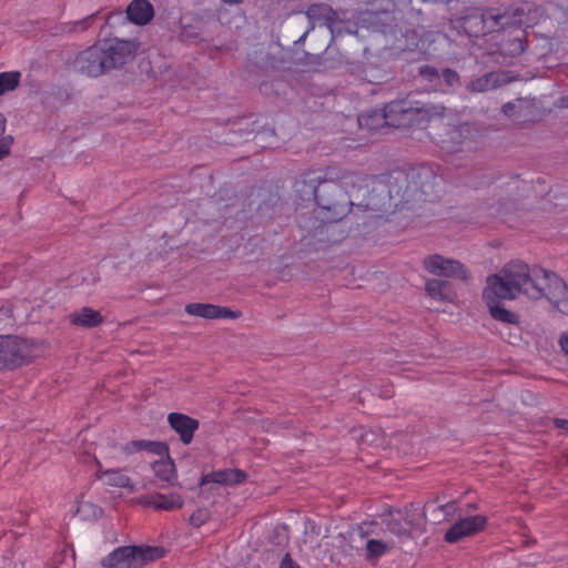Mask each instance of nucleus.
<instances>
[{
  "label": "nucleus",
  "instance_id": "nucleus-1",
  "mask_svg": "<svg viewBox=\"0 0 568 568\" xmlns=\"http://www.w3.org/2000/svg\"><path fill=\"white\" fill-rule=\"evenodd\" d=\"M356 124L359 130L368 131L384 124L394 128L416 125L428 129L430 139L450 153L459 151V145L464 142L463 133L469 131L468 124L453 125L442 104L420 103L408 97L387 103L383 113L372 111L359 114Z\"/></svg>",
  "mask_w": 568,
  "mask_h": 568
},
{
  "label": "nucleus",
  "instance_id": "nucleus-2",
  "mask_svg": "<svg viewBox=\"0 0 568 568\" xmlns=\"http://www.w3.org/2000/svg\"><path fill=\"white\" fill-rule=\"evenodd\" d=\"M519 294L538 300L546 297L562 314L568 315V286L554 272L521 261L507 263L498 274L487 277L484 300H514Z\"/></svg>",
  "mask_w": 568,
  "mask_h": 568
},
{
  "label": "nucleus",
  "instance_id": "nucleus-3",
  "mask_svg": "<svg viewBox=\"0 0 568 568\" xmlns=\"http://www.w3.org/2000/svg\"><path fill=\"white\" fill-rule=\"evenodd\" d=\"M388 185V195L390 199L399 196L400 210H412L417 203L433 202L437 197L436 186L442 178L438 176L430 165H415L407 170H394L385 178Z\"/></svg>",
  "mask_w": 568,
  "mask_h": 568
},
{
  "label": "nucleus",
  "instance_id": "nucleus-4",
  "mask_svg": "<svg viewBox=\"0 0 568 568\" xmlns=\"http://www.w3.org/2000/svg\"><path fill=\"white\" fill-rule=\"evenodd\" d=\"M303 187H296L298 192H303L308 199H313L317 205L326 213L322 216V221L326 223H334L342 220L346 213L351 210L349 206L353 204L351 200L344 199L341 201H332L326 199L322 193H328L335 195L338 193L342 197H345L341 191L339 185L336 182L324 180L320 181V176L316 179H304L302 181Z\"/></svg>",
  "mask_w": 568,
  "mask_h": 568
},
{
  "label": "nucleus",
  "instance_id": "nucleus-5",
  "mask_svg": "<svg viewBox=\"0 0 568 568\" xmlns=\"http://www.w3.org/2000/svg\"><path fill=\"white\" fill-rule=\"evenodd\" d=\"M34 338L19 335H0V372L14 371L31 364L41 353Z\"/></svg>",
  "mask_w": 568,
  "mask_h": 568
},
{
  "label": "nucleus",
  "instance_id": "nucleus-6",
  "mask_svg": "<svg viewBox=\"0 0 568 568\" xmlns=\"http://www.w3.org/2000/svg\"><path fill=\"white\" fill-rule=\"evenodd\" d=\"M164 556L162 547L122 546L114 549L101 560L104 568H142L148 562Z\"/></svg>",
  "mask_w": 568,
  "mask_h": 568
},
{
  "label": "nucleus",
  "instance_id": "nucleus-7",
  "mask_svg": "<svg viewBox=\"0 0 568 568\" xmlns=\"http://www.w3.org/2000/svg\"><path fill=\"white\" fill-rule=\"evenodd\" d=\"M519 16V9L514 10L513 12L504 11L501 12L499 9H487L478 17H468L466 19L467 22H471L473 20H477L481 23V29L477 32H481L483 34L487 32L500 31L507 27L513 24H521L523 21Z\"/></svg>",
  "mask_w": 568,
  "mask_h": 568
},
{
  "label": "nucleus",
  "instance_id": "nucleus-8",
  "mask_svg": "<svg viewBox=\"0 0 568 568\" xmlns=\"http://www.w3.org/2000/svg\"><path fill=\"white\" fill-rule=\"evenodd\" d=\"M487 517L474 515L459 518L445 532L444 540L448 544H456L466 537L474 536L485 529Z\"/></svg>",
  "mask_w": 568,
  "mask_h": 568
},
{
  "label": "nucleus",
  "instance_id": "nucleus-9",
  "mask_svg": "<svg viewBox=\"0 0 568 568\" xmlns=\"http://www.w3.org/2000/svg\"><path fill=\"white\" fill-rule=\"evenodd\" d=\"M424 267L437 276L454 277L463 281L468 278V272L460 262L438 254L425 258Z\"/></svg>",
  "mask_w": 568,
  "mask_h": 568
},
{
  "label": "nucleus",
  "instance_id": "nucleus-10",
  "mask_svg": "<svg viewBox=\"0 0 568 568\" xmlns=\"http://www.w3.org/2000/svg\"><path fill=\"white\" fill-rule=\"evenodd\" d=\"M98 45L103 52L106 71L125 64L133 57L132 45L126 41H103Z\"/></svg>",
  "mask_w": 568,
  "mask_h": 568
},
{
  "label": "nucleus",
  "instance_id": "nucleus-11",
  "mask_svg": "<svg viewBox=\"0 0 568 568\" xmlns=\"http://www.w3.org/2000/svg\"><path fill=\"white\" fill-rule=\"evenodd\" d=\"M154 11L152 4L148 0H133L123 12H113L106 16L105 23L113 26V20H129L135 24H146L153 18Z\"/></svg>",
  "mask_w": 568,
  "mask_h": 568
},
{
  "label": "nucleus",
  "instance_id": "nucleus-12",
  "mask_svg": "<svg viewBox=\"0 0 568 568\" xmlns=\"http://www.w3.org/2000/svg\"><path fill=\"white\" fill-rule=\"evenodd\" d=\"M102 57L103 52L97 43L77 55L74 69L89 77H99L106 71Z\"/></svg>",
  "mask_w": 568,
  "mask_h": 568
},
{
  "label": "nucleus",
  "instance_id": "nucleus-13",
  "mask_svg": "<svg viewBox=\"0 0 568 568\" xmlns=\"http://www.w3.org/2000/svg\"><path fill=\"white\" fill-rule=\"evenodd\" d=\"M168 423L171 428L179 434L183 444H191L194 433L199 428V420L182 413H170Z\"/></svg>",
  "mask_w": 568,
  "mask_h": 568
},
{
  "label": "nucleus",
  "instance_id": "nucleus-14",
  "mask_svg": "<svg viewBox=\"0 0 568 568\" xmlns=\"http://www.w3.org/2000/svg\"><path fill=\"white\" fill-rule=\"evenodd\" d=\"M185 312L190 315L207 320L237 318L240 316V313L227 307L204 303H190L185 306Z\"/></svg>",
  "mask_w": 568,
  "mask_h": 568
},
{
  "label": "nucleus",
  "instance_id": "nucleus-15",
  "mask_svg": "<svg viewBox=\"0 0 568 568\" xmlns=\"http://www.w3.org/2000/svg\"><path fill=\"white\" fill-rule=\"evenodd\" d=\"M139 503L144 507H151L156 510H175L183 506V499L179 494H153L145 495L139 498Z\"/></svg>",
  "mask_w": 568,
  "mask_h": 568
},
{
  "label": "nucleus",
  "instance_id": "nucleus-16",
  "mask_svg": "<svg viewBox=\"0 0 568 568\" xmlns=\"http://www.w3.org/2000/svg\"><path fill=\"white\" fill-rule=\"evenodd\" d=\"M246 479V474L241 469H220L204 475L202 484L215 483L220 485H237Z\"/></svg>",
  "mask_w": 568,
  "mask_h": 568
},
{
  "label": "nucleus",
  "instance_id": "nucleus-17",
  "mask_svg": "<svg viewBox=\"0 0 568 568\" xmlns=\"http://www.w3.org/2000/svg\"><path fill=\"white\" fill-rule=\"evenodd\" d=\"M69 318L73 325L88 328L97 327L103 323L101 313L91 307H82L71 313Z\"/></svg>",
  "mask_w": 568,
  "mask_h": 568
},
{
  "label": "nucleus",
  "instance_id": "nucleus-18",
  "mask_svg": "<svg viewBox=\"0 0 568 568\" xmlns=\"http://www.w3.org/2000/svg\"><path fill=\"white\" fill-rule=\"evenodd\" d=\"M97 477L108 486L135 490V485L121 469L99 470Z\"/></svg>",
  "mask_w": 568,
  "mask_h": 568
},
{
  "label": "nucleus",
  "instance_id": "nucleus-19",
  "mask_svg": "<svg viewBox=\"0 0 568 568\" xmlns=\"http://www.w3.org/2000/svg\"><path fill=\"white\" fill-rule=\"evenodd\" d=\"M426 292L432 298L443 302H453L456 297L450 283L443 280L427 281Z\"/></svg>",
  "mask_w": 568,
  "mask_h": 568
},
{
  "label": "nucleus",
  "instance_id": "nucleus-20",
  "mask_svg": "<svg viewBox=\"0 0 568 568\" xmlns=\"http://www.w3.org/2000/svg\"><path fill=\"white\" fill-rule=\"evenodd\" d=\"M395 547V541L387 536L382 539L371 538L366 541V558L376 560L388 554Z\"/></svg>",
  "mask_w": 568,
  "mask_h": 568
},
{
  "label": "nucleus",
  "instance_id": "nucleus-21",
  "mask_svg": "<svg viewBox=\"0 0 568 568\" xmlns=\"http://www.w3.org/2000/svg\"><path fill=\"white\" fill-rule=\"evenodd\" d=\"M503 82L504 78L501 73L488 72L470 81L468 88L474 92H485L498 88Z\"/></svg>",
  "mask_w": 568,
  "mask_h": 568
},
{
  "label": "nucleus",
  "instance_id": "nucleus-22",
  "mask_svg": "<svg viewBox=\"0 0 568 568\" xmlns=\"http://www.w3.org/2000/svg\"><path fill=\"white\" fill-rule=\"evenodd\" d=\"M491 317L496 321L507 324H518L519 317L516 313H513L500 305L499 301L485 300Z\"/></svg>",
  "mask_w": 568,
  "mask_h": 568
},
{
  "label": "nucleus",
  "instance_id": "nucleus-23",
  "mask_svg": "<svg viewBox=\"0 0 568 568\" xmlns=\"http://www.w3.org/2000/svg\"><path fill=\"white\" fill-rule=\"evenodd\" d=\"M155 476L163 481L172 483L175 478V467L171 460H159L152 465Z\"/></svg>",
  "mask_w": 568,
  "mask_h": 568
},
{
  "label": "nucleus",
  "instance_id": "nucleus-24",
  "mask_svg": "<svg viewBox=\"0 0 568 568\" xmlns=\"http://www.w3.org/2000/svg\"><path fill=\"white\" fill-rule=\"evenodd\" d=\"M21 74L18 71H6L0 73V95L13 91L20 82Z\"/></svg>",
  "mask_w": 568,
  "mask_h": 568
},
{
  "label": "nucleus",
  "instance_id": "nucleus-25",
  "mask_svg": "<svg viewBox=\"0 0 568 568\" xmlns=\"http://www.w3.org/2000/svg\"><path fill=\"white\" fill-rule=\"evenodd\" d=\"M211 514L206 508H199L190 516V524L194 527H201L209 521Z\"/></svg>",
  "mask_w": 568,
  "mask_h": 568
},
{
  "label": "nucleus",
  "instance_id": "nucleus-26",
  "mask_svg": "<svg viewBox=\"0 0 568 568\" xmlns=\"http://www.w3.org/2000/svg\"><path fill=\"white\" fill-rule=\"evenodd\" d=\"M98 16V12L95 13H92L88 17H85L84 19L82 20H79V21H75L72 23V30H87L88 28H90L94 21V19L97 18Z\"/></svg>",
  "mask_w": 568,
  "mask_h": 568
},
{
  "label": "nucleus",
  "instance_id": "nucleus-27",
  "mask_svg": "<svg viewBox=\"0 0 568 568\" xmlns=\"http://www.w3.org/2000/svg\"><path fill=\"white\" fill-rule=\"evenodd\" d=\"M443 79L448 87H454L459 83V75L452 69H445L443 71Z\"/></svg>",
  "mask_w": 568,
  "mask_h": 568
},
{
  "label": "nucleus",
  "instance_id": "nucleus-28",
  "mask_svg": "<svg viewBox=\"0 0 568 568\" xmlns=\"http://www.w3.org/2000/svg\"><path fill=\"white\" fill-rule=\"evenodd\" d=\"M419 73L422 77H424L425 79H427L429 81H433L434 79L439 77L437 69L434 67H430V65L420 67Z\"/></svg>",
  "mask_w": 568,
  "mask_h": 568
},
{
  "label": "nucleus",
  "instance_id": "nucleus-29",
  "mask_svg": "<svg viewBox=\"0 0 568 568\" xmlns=\"http://www.w3.org/2000/svg\"><path fill=\"white\" fill-rule=\"evenodd\" d=\"M11 144H12L11 136H4V138L0 139V160H2L6 155L9 154Z\"/></svg>",
  "mask_w": 568,
  "mask_h": 568
},
{
  "label": "nucleus",
  "instance_id": "nucleus-30",
  "mask_svg": "<svg viewBox=\"0 0 568 568\" xmlns=\"http://www.w3.org/2000/svg\"><path fill=\"white\" fill-rule=\"evenodd\" d=\"M280 568H301V566L293 561L291 556L286 554L281 561Z\"/></svg>",
  "mask_w": 568,
  "mask_h": 568
},
{
  "label": "nucleus",
  "instance_id": "nucleus-31",
  "mask_svg": "<svg viewBox=\"0 0 568 568\" xmlns=\"http://www.w3.org/2000/svg\"><path fill=\"white\" fill-rule=\"evenodd\" d=\"M515 109V104L511 103V102H508L506 104L503 105V113L507 116H511L513 115V111Z\"/></svg>",
  "mask_w": 568,
  "mask_h": 568
},
{
  "label": "nucleus",
  "instance_id": "nucleus-32",
  "mask_svg": "<svg viewBox=\"0 0 568 568\" xmlns=\"http://www.w3.org/2000/svg\"><path fill=\"white\" fill-rule=\"evenodd\" d=\"M559 343L562 351L568 355V332L561 335Z\"/></svg>",
  "mask_w": 568,
  "mask_h": 568
},
{
  "label": "nucleus",
  "instance_id": "nucleus-33",
  "mask_svg": "<svg viewBox=\"0 0 568 568\" xmlns=\"http://www.w3.org/2000/svg\"><path fill=\"white\" fill-rule=\"evenodd\" d=\"M555 425L558 427V428H561L566 432H568V419H564V418H556L555 419Z\"/></svg>",
  "mask_w": 568,
  "mask_h": 568
},
{
  "label": "nucleus",
  "instance_id": "nucleus-34",
  "mask_svg": "<svg viewBox=\"0 0 568 568\" xmlns=\"http://www.w3.org/2000/svg\"><path fill=\"white\" fill-rule=\"evenodd\" d=\"M133 445L138 448V449H142V448H145L146 446L150 445V443L148 442H143V440H140V442H133Z\"/></svg>",
  "mask_w": 568,
  "mask_h": 568
},
{
  "label": "nucleus",
  "instance_id": "nucleus-35",
  "mask_svg": "<svg viewBox=\"0 0 568 568\" xmlns=\"http://www.w3.org/2000/svg\"><path fill=\"white\" fill-rule=\"evenodd\" d=\"M6 130V119L4 116L0 113V135L4 132Z\"/></svg>",
  "mask_w": 568,
  "mask_h": 568
},
{
  "label": "nucleus",
  "instance_id": "nucleus-36",
  "mask_svg": "<svg viewBox=\"0 0 568 568\" xmlns=\"http://www.w3.org/2000/svg\"><path fill=\"white\" fill-rule=\"evenodd\" d=\"M453 1L454 0H422V2H424V3L425 2H435V3H446V4H448V3L453 2Z\"/></svg>",
  "mask_w": 568,
  "mask_h": 568
},
{
  "label": "nucleus",
  "instance_id": "nucleus-37",
  "mask_svg": "<svg viewBox=\"0 0 568 568\" xmlns=\"http://www.w3.org/2000/svg\"><path fill=\"white\" fill-rule=\"evenodd\" d=\"M388 527H390V525H388ZM389 529H390V531H392L393 534H396V535H398V536H399V535H402L403 532H407V531H406L405 529H403L402 527H400V528H397V529H395V527H392V528H389Z\"/></svg>",
  "mask_w": 568,
  "mask_h": 568
},
{
  "label": "nucleus",
  "instance_id": "nucleus-38",
  "mask_svg": "<svg viewBox=\"0 0 568 568\" xmlns=\"http://www.w3.org/2000/svg\"><path fill=\"white\" fill-rule=\"evenodd\" d=\"M224 3L229 4H239L242 2V0H222Z\"/></svg>",
  "mask_w": 568,
  "mask_h": 568
},
{
  "label": "nucleus",
  "instance_id": "nucleus-39",
  "mask_svg": "<svg viewBox=\"0 0 568 568\" xmlns=\"http://www.w3.org/2000/svg\"><path fill=\"white\" fill-rule=\"evenodd\" d=\"M561 106L568 108V95L561 98Z\"/></svg>",
  "mask_w": 568,
  "mask_h": 568
},
{
  "label": "nucleus",
  "instance_id": "nucleus-40",
  "mask_svg": "<svg viewBox=\"0 0 568 568\" xmlns=\"http://www.w3.org/2000/svg\"><path fill=\"white\" fill-rule=\"evenodd\" d=\"M524 49H525V48H524V43H523V41H518V51H519V52H523V51H524Z\"/></svg>",
  "mask_w": 568,
  "mask_h": 568
},
{
  "label": "nucleus",
  "instance_id": "nucleus-41",
  "mask_svg": "<svg viewBox=\"0 0 568 568\" xmlns=\"http://www.w3.org/2000/svg\"><path fill=\"white\" fill-rule=\"evenodd\" d=\"M449 507H453V506H452V505H448V504H447V505H445V506H442V508H443V509H447V508H449Z\"/></svg>",
  "mask_w": 568,
  "mask_h": 568
}]
</instances>
